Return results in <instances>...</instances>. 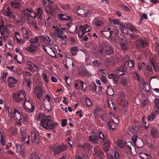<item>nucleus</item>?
Wrapping results in <instances>:
<instances>
[{
	"mask_svg": "<svg viewBox=\"0 0 159 159\" xmlns=\"http://www.w3.org/2000/svg\"><path fill=\"white\" fill-rule=\"evenodd\" d=\"M43 14V10L41 7L38 8L36 13L32 9L29 8H27L23 11L22 13V18L27 20L29 25H33L36 29H38V27L35 23L33 22V20L36 17L38 18H42Z\"/></svg>",
	"mask_w": 159,
	"mask_h": 159,
	"instance_id": "1",
	"label": "nucleus"
},
{
	"mask_svg": "<svg viewBox=\"0 0 159 159\" xmlns=\"http://www.w3.org/2000/svg\"><path fill=\"white\" fill-rule=\"evenodd\" d=\"M39 117H42L40 122V125L47 130H53L58 124V123L54 122L53 119L51 116L42 114L39 115Z\"/></svg>",
	"mask_w": 159,
	"mask_h": 159,
	"instance_id": "2",
	"label": "nucleus"
},
{
	"mask_svg": "<svg viewBox=\"0 0 159 159\" xmlns=\"http://www.w3.org/2000/svg\"><path fill=\"white\" fill-rule=\"evenodd\" d=\"M52 29L54 30L51 33V36L54 37L56 39L59 41H61L62 44L65 45L66 39V35H64L65 29L61 28L60 25L53 26Z\"/></svg>",
	"mask_w": 159,
	"mask_h": 159,
	"instance_id": "3",
	"label": "nucleus"
},
{
	"mask_svg": "<svg viewBox=\"0 0 159 159\" xmlns=\"http://www.w3.org/2000/svg\"><path fill=\"white\" fill-rule=\"evenodd\" d=\"M38 36H36L34 39H31L30 40V45L29 47H26L25 49L28 52L34 53L37 52L39 50L40 46V44Z\"/></svg>",
	"mask_w": 159,
	"mask_h": 159,
	"instance_id": "4",
	"label": "nucleus"
},
{
	"mask_svg": "<svg viewBox=\"0 0 159 159\" xmlns=\"http://www.w3.org/2000/svg\"><path fill=\"white\" fill-rule=\"evenodd\" d=\"M25 91L21 89L18 90L16 93H14L12 95V97L14 101L17 103H20L24 100V104L27 101L25 98Z\"/></svg>",
	"mask_w": 159,
	"mask_h": 159,
	"instance_id": "5",
	"label": "nucleus"
},
{
	"mask_svg": "<svg viewBox=\"0 0 159 159\" xmlns=\"http://www.w3.org/2000/svg\"><path fill=\"white\" fill-rule=\"evenodd\" d=\"M97 136L98 139H100V141L104 143L102 147L103 150L105 152H107L110 147V142L102 131H99L98 132Z\"/></svg>",
	"mask_w": 159,
	"mask_h": 159,
	"instance_id": "6",
	"label": "nucleus"
},
{
	"mask_svg": "<svg viewBox=\"0 0 159 159\" xmlns=\"http://www.w3.org/2000/svg\"><path fill=\"white\" fill-rule=\"evenodd\" d=\"M67 148L68 146L66 144L60 146H52L50 147L51 150L53 152L54 155L66 151L67 150Z\"/></svg>",
	"mask_w": 159,
	"mask_h": 159,
	"instance_id": "7",
	"label": "nucleus"
},
{
	"mask_svg": "<svg viewBox=\"0 0 159 159\" xmlns=\"http://www.w3.org/2000/svg\"><path fill=\"white\" fill-rule=\"evenodd\" d=\"M38 37L40 42L46 46L52 45L53 44L52 39L48 36L41 35Z\"/></svg>",
	"mask_w": 159,
	"mask_h": 159,
	"instance_id": "8",
	"label": "nucleus"
},
{
	"mask_svg": "<svg viewBox=\"0 0 159 159\" xmlns=\"http://www.w3.org/2000/svg\"><path fill=\"white\" fill-rule=\"evenodd\" d=\"M31 140L34 144L39 143V134L38 131L34 129L32 130L31 133Z\"/></svg>",
	"mask_w": 159,
	"mask_h": 159,
	"instance_id": "9",
	"label": "nucleus"
},
{
	"mask_svg": "<svg viewBox=\"0 0 159 159\" xmlns=\"http://www.w3.org/2000/svg\"><path fill=\"white\" fill-rule=\"evenodd\" d=\"M58 18L61 21H68L69 22L66 23L67 26L70 27V24L72 22V18L71 16H68L66 14L63 13L59 14L58 15Z\"/></svg>",
	"mask_w": 159,
	"mask_h": 159,
	"instance_id": "10",
	"label": "nucleus"
},
{
	"mask_svg": "<svg viewBox=\"0 0 159 159\" xmlns=\"http://www.w3.org/2000/svg\"><path fill=\"white\" fill-rule=\"evenodd\" d=\"M94 150L95 152L94 156L95 159H103L104 156L103 152L100 150L99 147L95 145Z\"/></svg>",
	"mask_w": 159,
	"mask_h": 159,
	"instance_id": "11",
	"label": "nucleus"
},
{
	"mask_svg": "<svg viewBox=\"0 0 159 159\" xmlns=\"http://www.w3.org/2000/svg\"><path fill=\"white\" fill-rule=\"evenodd\" d=\"M20 141L28 146H29L30 144V136L28 135L26 132H22Z\"/></svg>",
	"mask_w": 159,
	"mask_h": 159,
	"instance_id": "12",
	"label": "nucleus"
},
{
	"mask_svg": "<svg viewBox=\"0 0 159 159\" xmlns=\"http://www.w3.org/2000/svg\"><path fill=\"white\" fill-rule=\"evenodd\" d=\"M13 110L14 111L13 113V118L15 120H16V122L18 125H21V113L20 112L19 110L18 109L14 108Z\"/></svg>",
	"mask_w": 159,
	"mask_h": 159,
	"instance_id": "13",
	"label": "nucleus"
},
{
	"mask_svg": "<svg viewBox=\"0 0 159 159\" xmlns=\"http://www.w3.org/2000/svg\"><path fill=\"white\" fill-rule=\"evenodd\" d=\"M113 48L110 46L103 45L100 50V52L102 53L104 52L107 55H110L113 53Z\"/></svg>",
	"mask_w": 159,
	"mask_h": 159,
	"instance_id": "14",
	"label": "nucleus"
},
{
	"mask_svg": "<svg viewBox=\"0 0 159 159\" xmlns=\"http://www.w3.org/2000/svg\"><path fill=\"white\" fill-rule=\"evenodd\" d=\"M16 150L17 152H19L20 154L23 157H24L26 154L25 152V147L24 144H21L20 145L16 143Z\"/></svg>",
	"mask_w": 159,
	"mask_h": 159,
	"instance_id": "15",
	"label": "nucleus"
},
{
	"mask_svg": "<svg viewBox=\"0 0 159 159\" xmlns=\"http://www.w3.org/2000/svg\"><path fill=\"white\" fill-rule=\"evenodd\" d=\"M136 47L139 49H142L147 46L148 43L146 40L144 39H139L136 42Z\"/></svg>",
	"mask_w": 159,
	"mask_h": 159,
	"instance_id": "16",
	"label": "nucleus"
},
{
	"mask_svg": "<svg viewBox=\"0 0 159 159\" xmlns=\"http://www.w3.org/2000/svg\"><path fill=\"white\" fill-rule=\"evenodd\" d=\"M89 27V25L87 24L84 25H80L79 27V30L78 32L79 37H82L86 32H89V30H87V28Z\"/></svg>",
	"mask_w": 159,
	"mask_h": 159,
	"instance_id": "17",
	"label": "nucleus"
},
{
	"mask_svg": "<svg viewBox=\"0 0 159 159\" xmlns=\"http://www.w3.org/2000/svg\"><path fill=\"white\" fill-rule=\"evenodd\" d=\"M34 92L38 99H39L42 97L43 90L41 86H36L35 88Z\"/></svg>",
	"mask_w": 159,
	"mask_h": 159,
	"instance_id": "18",
	"label": "nucleus"
},
{
	"mask_svg": "<svg viewBox=\"0 0 159 159\" xmlns=\"http://www.w3.org/2000/svg\"><path fill=\"white\" fill-rule=\"evenodd\" d=\"M23 38L25 39H28L29 38V30L25 28H22L20 29Z\"/></svg>",
	"mask_w": 159,
	"mask_h": 159,
	"instance_id": "19",
	"label": "nucleus"
},
{
	"mask_svg": "<svg viewBox=\"0 0 159 159\" xmlns=\"http://www.w3.org/2000/svg\"><path fill=\"white\" fill-rule=\"evenodd\" d=\"M120 155L119 153L116 151L112 152L107 156L108 159H120Z\"/></svg>",
	"mask_w": 159,
	"mask_h": 159,
	"instance_id": "20",
	"label": "nucleus"
},
{
	"mask_svg": "<svg viewBox=\"0 0 159 159\" xmlns=\"http://www.w3.org/2000/svg\"><path fill=\"white\" fill-rule=\"evenodd\" d=\"M158 114L159 112L157 111L152 112L148 116L147 120L149 121H152Z\"/></svg>",
	"mask_w": 159,
	"mask_h": 159,
	"instance_id": "21",
	"label": "nucleus"
},
{
	"mask_svg": "<svg viewBox=\"0 0 159 159\" xmlns=\"http://www.w3.org/2000/svg\"><path fill=\"white\" fill-rule=\"evenodd\" d=\"M150 63L153 67L154 71L155 72L159 71V67L157 65L156 60L154 58H152L150 60Z\"/></svg>",
	"mask_w": 159,
	"mask_h": 159,
	"instance_id": "22",
	"label": "nucleus"
},
{
	"mask_svg": "<svg viewBox=\"0 0 159 159\" xmlns=\"http://www.w3.org/2000/svg\"><path fill=\"white\" fill-rule=\"evenodd\" d=\"M151 133L152 136L154 139H157L159 136L158 129L156 127H152L151 129Z\"/></svg>",
	"mask_w": 159,
	"mask_h": 159,
	"instance_id": "23",
	"label": "nucleus"
},
{
	"mask_svg": "<svg viewBox=\"0 0 159 159\" xmlns=\"http://www.w3.org/2000/svg\"><path fill=\"white\" fill-rule=\"evenodd\" d=\"M104 24L103 22L100 19L95 18L92 23V25H94L96 27H100L102 26Z\"/></svg>",
	"mask_w": 159,
	"mask_h": 159,
	"instance_id": "24",
	"label": "nucleus"
},
{
	"mask_svg": "<svg viewBox=\"0 0 159 159\" xmlns=\"http://www.w3.org/2000/svg\"><path fill=\"white\" fill-rule=\"evenodd\" d=\"M8 84L10 87H13L17 82L16 79L13 77H9L8 79Z\"/></svg>",
	"mask_w": 159,
	"mask_h": 159,
	"instance_id": "25",
	"label": "nucleus"
},
{
	"mask_svg": "<svg viewBox=\"0 0 159 159\" xmlns=\"http://www.w3.org/2000/svg\"><path fill=\"white\" fill-rule=\"evenodd\" d=\"M126 66L125 65H124L118 68L117 74L120 75H124L125 74V71L126 70Z\"/></svg>",
	"mask_w": 159,
	"mask_h": 159,
	"instance_id": "26",
	"label": "nucleus"
},
{
	"mask_svg": "<svg viewBox=\"0 0 159 159\" xmlns=\"http://www.w3.org/2000/svg\"><path fill=\"white\" fill-rule=\"evenodd\" d=\"M45 12L47 14H51V15H55L56 14V10L55 8H53L50 6L47 9H45Z\"/></svg>",
	"mask_w": 159,
	"mask_h": 159,
	"instance_id": "27",
	"label": "nucleus"
},
{
	"mask_svg": "<svg viewBox=\"0 0 159 159\" xmlns=\"http://www.w3.org/2000/svg\"><path fill=\"white\" fill-rule=\"evenodd\" d=\"M42 3L43 7L44 8V9L47 8L46 7H48V8L50 6H51L50 5L52 3V2L50 0H43Z\"/></svg>",
	"mask_w": 159,
	"mask_h": 159,
	"instance_id": "28",
	"label": "nucleus"
},
{
	"mask_svg": "<svg viewBox=\"0 0 159 159\" xmlns=\"http://www.w3.org/2000/svg\"><path fill=\"white\" fill-rule=\"evenodd\" d=\"M38 22L37 23L35 21H34V20H33V22L34 23H35V24L37 25V26L38 27V29H36L33 25H29L30 26H33V28H34L36 30H39V29L40 28V25L42 24V18H38Z\"/></svg>",
	"mask_w": 159,
	"mask_h": 159,
	"instance_id": "29",
	"label": "nucleus"
},
{
	"mask_svg": "<svg viewBox=\"0 0 159 159\" xmlns=\"http://www.w3.org/2000/svg\"><path fill=\"white\" fill-rule=\"evenodd\" d=\"M89 140L92 142L96 144L97 143L98 137L97 136H96L95 135L90 136L89 137Z\"/></svg>",
	"mask_w": 159,
	"mask_h": 159,
	"instance_id": "30",
	"label": "nucleus"
},
{
	"mask_svg": "<svg viewBox=\"0 0 159 159\" xmlns=\"http://www.w3.org/2000/svg\"><path fill=\"white\" fill-rule=\"evenodd\" d=\"M138 136L135 134L132 137V141L134 143V144H132V146H134V148H135V147H136L137 148H141V147H138L137 146L135 143L137 141V138H138ZM131 145L132 144L130 143Z\"/></svg>",
	"mask_w": 159,
	"mask_h": 159,
	"instance_id": "31",
	"label": "nucleus"
},
{
	"mask_svg": "<svg viewBox=\"0 0 159 159\" xmlns=\"http://www.w3.org/2000/svg\"><path fill=\"white\" fill-rule=\"evenodd\" d=\"M109 126V129L110 130H113L115 129V123L113 120L109 121L107 124Z\"/></svg>",
	"mask_w": 159,
	"mask_h": 159,
	"instance_id": "32",
	"label": "nucleus"
},
{
	"mask_svg": "<svg viewBox=\"0 0 159 159\" xmlns=\"http://www.w3.org/2000/svg\"><path fill=\"white\" fill-rule=\"evenodd\" d=\"M90 73L86 69H82L80 70L79 71V74L82 76H85L87 75H89V73Z\"/></svg>",
	"mask_w": 159,
	"mask_h": 159,
	"instance_id": "33",
	"label": "nucleus"
},
{
	"mask_svg": "<svg viewBox=\"0 0 159 159\" xmlns=\"http://www.w3.org/2000/svg\"><path fill=\"white\" fill-rule=\"evenodd\" d=\"M90 90L93 92H97V86L95 83H92L89 85Z\"/></svg>",
	"mask_w": 159,
	"mask_h": 159,
	"instance_id": "34",
	"label": "nucleus"
},
{
	"mask_svg": "<svg viewBox=\"0 0 159 159\" xmlns=\"http://www.w3.org/2000/svg\"><path fill=\"white\" fill-rule=\"evenodd\" d=\"M79 50V48L76 47H73L71 48L70 51L73 56H75L77 54L76 52Z\"/></svg>",
	"mask_w": 159,
	"mask_h": 159,
	"instance_id": "35",
	"label": "nucleus"
},
{
	"mask_svg": "<svg viewBox=\"0 0 159 159\" xmlns=\"http://www.w3.org/2000/svg\"><path fill=\"white\" fill-rule=\"evenodd\" d=\"M24 108L29 113H32L34 111V110L35 108V107L34 106L31 104V107L30 108H29L25 106V107H24Z\"/></svg>",
	"mask_w": 159,
	"mask_h": 159,
	"instance_id": "36",
	"label": "nucleus"
},
{
	"mask_svg": "<svg viewBox=\"0 0 159 159\" xmlns=\"http://www.w3.org/2000/svg\"><path fill=\"white\" fill-rule=\"evenodd\" d=\"M101 61L97 60H95L92 62V65L95 67H99L101 65Z\"/></svg>",
	"mask_w": 159,
	"mask_h": 159,
	"instance_id": "37",
	"label": "nucleus"
},
{
	"mask_svg": "<svg viewBox=\"0 0 159 159\" xmlns=\"http://www.w3.org/2000/svg\"><path fill=\"white\" fill-rule=\"evenodd\" d=\"M29 70L32 72H38L39 70V68L38 67L37 65L34 64V66H32L30 67Z\"/></svg>",
	"mask_w": 159,
	"mask_h": 159,
	"instance_id": "38",
	"label": "nucleus"
},
{
	"mask_svg": "<svg viewBox=\"0 0 159 159\" xmlns=\"http://www.w3.org/2000/svg\"><path fill=\"white\" fill-rule=\"evenodd\" d=\"M126 143L125 141L122 140H120L117 143V146L121 148H125V147H126Z\"/></svg>",
	"mask_w": 159,
	"mask_h": 159,
	"instance_id": "39",
	"label": "nucleus"
},
{
	"mask_svg": "<svg viewBox=\"0 0 159 159\" xmlns=\"http://www.w3.org/2000/svg\"><path fill=\"white\" fill-rule=\"evenodd\" d=\"M84 10L81 8H80V7H78L77 8V11L76 13L79 16L82 17V16H83L84 13Z\"/></svg>",
	"mask_w": 159,
	"mask_h": 159,
	"instance_id": "40",
	"label": "nucleus"
},
{
	"mask_svg": "<svg viewBox=\"0 0 159 159\" xmlns=\"http://www.w3.org/2000/svg\"><path fill=\"white\" fill-rule=\"evenodd\" d=\"M10 4L12 7L14 8L17 9L19 8L20 3L17 2H14L12 1H11Z\"/></svg>",
	"mask_w": 159,
	"mask_h": 159,
	"instance_id": "41",
	"label": "nucleus"
},
{
	"mask_svg": "<svg viewBox=\"0 0 159 159\" xmlns=\"http://www.w3.org/2000/svg\"><path fill=\"white\" fill-rule=\"evenodd\" d=\"M127 66H128L129 68L133 67L134 65V62L133 60H131L130 59L126 63Z\"/></svg>",
	"mask_w": 159,
	"mask_h": 159,
	"instance_id": "42",
	"label": "nucleus"
},
{
	"mask_svg": "<svg viewBox=\"0 0 159 159\" xmlns=\"http://www.w3.org/2000/svg\"><path fill=\"white\" fill-rule=\"evenodd\" d=\"M82 148L85 150H89L92 149V147L89 144L85 143L83 145Z\"/></svg>",
	"mask_w": 159,
	"mask_h": 159,
	"instance_id": "43",
	"label": "nucleus"
},
{
	"mask_svg": "<svg viewBox=\"0 0 159 159\" xmlns=\"http://www.w3.org/2000/svg\"><path fill=\"white\" fill-rule=\"evenodd\" d=\"M130 58V57L127 55H125L122 59V61L124 62V65H126V63L129 60V58Z\"/></svg>",
	"mask_w": 159,
	"mask_h": 159,
	"instance_id": "44",
	"label": "nucleus"
},
{
	"mask_svg": "<svg viewBox=\"0 0 159 159\" xmlns=\"http://www.w3.org/2000/svg\"><path fill=\"white\" fill-rule=\"evenodd\" d=\"M145 65L144 62H142V63H138L137 65V68L139 70H143V68Z\"/></svg>",
	"mask_w": 159,
	"mask_h": 159,
	"instance_id": "45",
	"label": "nucleus"
},
{
	"mask_svg": "<svg viewBox=\"0 0 159 159\" xmlns=\"http://www.w3.org/2000/svg\"><path fill=\"white\" fill-rule=\"evenodd\" d=\"M3 15L6 16L8 19H11L12 18V14L9 11H7L4 13Z\"/></svg>",
	"mask_w": 159,
	"mask_h": 159,
	"instance_id": "46",
	"label": "nucleus"
},
{
	"mask_svg": "<svg viewBox=\"0 0 159 159\" xmlns=\"http://www.w3.org/2000/svg\"><path fill=\"white\" fill-rule=\"evenodd\" d=\"M31 80L30 79H25V84L28 87L31 86Z\"/></svg>",
	"mask_w": 159,
	"mask_h": 159,
	"instance_id": "47",
	"label": "nucleus"
},
{
	"mask_svg": "<svg viewBox=\"0 0 159 159\" xmlns=\"http://www.w3.org/2000/svg\"><path fill=\"white\" fill-rule=\"evenodd\" d=\"M30 159H43L41 157H39L37 155L32 153L30 155Z\"/></svg>",
	"mask_w": 159,
	"mask_h": 159,
	"instance_id": "48",
	"label": "nucleus"
},
{
	"mask_svg": "<svg viewBox=\"0 0 159 159\" xmlns=\"http://www.w3.org/2000/svg\"><path fill=\"white\" fill-rule=\"evenodd\" d=\"M86 99L87 106L89 107L92 106L93 104L90 98L88 97H86Z\"/></svg>",
	"mask_w": 159,
	"mask_h": 159,
	"instance_id": "49",
	"label": "nucleus"
},
{
	"mask_svg": "<svg viewBox=\"0 0 159 159\" xmlns=\"http://www.w3.org/2000/svg\"><path fill=\"white\" fill-rule=\"evenodd\" d=\"M111 22L113 23V24L115 25H120V24L121 23L118 19H113L111 20Z\"/></svg>",
	"mask_w": 159,
	"mask_h": 159,
	"instance_id": "50",
	"label": "nucleus"
},
{
	"mask_svg": "<svg viewBox=\"0 0 159 159\" xmlns=\"http://www.w3.org/2000/svg\"><path fill=\"white\" fill-rule=\"evenodd\" d=\"M91 11L90 10H87L86 11H84V13L83 16H82V17H87L89 15H91Z\"/></svg>",
	"mask_w": 159,
	"mask_h": 159,
	"instance_id": "51",
	"label": "nucleus"
},
{
	"mask_svg": "<svg viewBox=\"0 0 159 159\" xmlns=\"http://www.w3.org/2000/svg\"><path fill=\"white\" fill-rule=\"evenodd\" d=\"M42 75V77L43 79L47 83H48V76L47 75V74L46 73H43Z\"/></svg>",
	"mask_w": 159,
	"mask_h": 159,
	"instance_id": "52",
	"label": "nucleus"
},
{
	"mask_svg": "<svg viewBox=\"0 0 159 159\" xmlns=\"http://www.w3.org/2000/svg\"><path fill=\"white\" fill-rule=\"evenodd\" d=\"M129 29L132 32H137V30L135 26L133 25H130L129 27Z\"/></svg>",
	"mask_w": 159,
	"mask_h": 159,
	"instance_id": "53",
	"label": "nucleus"
},
{
	"mask_svg": "<svg viewBox=\"0 0 159 159\" xmlns=\"http://www.w3.org/2000/svg\"><path fill=\"white\" fill-rule=\"evenodd\" d=\"M23 120L26 122H28L29 121V118L28 116L26 114H24L23 116Z\"/></svg>",
	"mask_w": 159,
	"mask_h": 159,
	"instance_id": "54",
	"label": "nucleus"
},
{
	"mask_svg": "<svg viewBox=\"0 0 159 159\" xmlns=\"http://www.w3.org/2000/svg\"><path fill=\"white\" fill-rule=\"evenodd\" d=\"M121 49L124 50H126L127 49V45L124 43H121L120 46Z\"/></svg>",
	"mask_w": 159,
	"mask_h": 159,
	"instance_id": "55",
	"label": "nucleus"
},
{
	"mask_svg": "<svg viewBox=\"0 0 159 159\" xmlns=\"http://www.w3.org/2000/svg\"><path fill=\"white\" fill-rule=\"evenodd\" d=\"M129 36L130 37V38L131 39L133 40H134L137 39L138 37L139 36V35H138L136 34H130Z\"/></svg>",
	"mask_w": 159,
	"mask_h": 159,
	"instance_id": "56",
	"label": "nucleus"
},
{
	"mask_svg": "<svg viewBox=\"0 0 159 159\" xmlns=\"http://www.w3.org/2000/svg\"><path fill=\"white\" fill-rule=\"evenodd\" d=\"M67 143L70 146V148H72L73 147V141H72L70 138H69L67 139Z\"/></svg>",
	"mask_w": 159,
	"mask_h": 159,
	"instance_id": "57",
	"label": "nucleus"
},
{
	"mask_svg": "<svg viewBox=\"0 0 159 159\" xmlns=\"http://www.w3.org/2000/svg\"><path fill=\"white\" fill-rule=\"evenodd\" d=\"M119 76L117 75L116 77H115L114 79H113V83L114 84H117L118 83V80L119 79Z\"/></svg>",
	"mask_w": 159,
	"mask_h": 159,
	"instance_id": "58",
	"label": "nucleus"
},
{
	"mask_svg": "<svg viewBox=\"0 0 159 159\" xmlns=\"http://www.w3.org/2000/svg\"><path fill=\"white\" fill-rule=\"evenodd\" d=\"M121 84L122 86H125L126 84V80L125 79L123 78L121 79Z\"/></svg>",
	"mask_w": 159,
	"mask_h": 159,
	"instance_id": "59",
	"label": "nucleus"
},
{
	"mask_svg": "<svg viewBox=\"0 0 159 159\" xmlns=\"http://www.w3.org/2000/svg\"><path fill=\"white\" fill-rule=\"evenodd\" d=\"M27 66H28L27 68L29 69L31 66H34V64L31 61H28L27 62Z\"/></svg>",
	"mask_w": 159,
	"mask_h": 159,
	"instance_id": "60",
	"label": "nucleus"
},
{
	"mask_svg": "<svg viewBox=\"0 0 159 159\" xmlns=\"http://www.w3.org/2000/svg\"><path fill=\"white\" fill-rule=\"evenodd\" d=\"M27 66H28L27 68L29 69L31 66H34V64L31 61H28L27 62Z\"/></svg>",
	"mask_w": 159,
	"mask_h": 159,
	"instance_id": "61",
	"label": "nucleus"
},
{
	"mask_svg": "<svg viewBox=\"0 0 159 159\" xmlns=\"http://www.w3.org/2000/svg\"><path fill=\"white\" fill-rule=\"evenodd\" d=\"M128 105V102L126 100L124 102L123 104L122 108L123 109H125L126 108H127Z\"/></svg>",
	"mask_w": 159,
	"mask_h": 159,
	"instance_id": "62",
	"label": "nucleus"
},
{
	"mask_svg": "<svg viewBox=\"0 0 159 159\" xmlns=\"http://www.w3.org/2000/svg\"><path fill=\"white\" fill-rule=\"evenodd\" d=\"M125 148H126L130 153L132 154L131 147L129 145L126 144V147H125Z\"/></svg>",
	"mask_w": 159,
	"mask_h": 159,
	"instance_id": "63",
	"label": "nucleus"
},
{
	"mask_svg": "<svg viewBox=\"0 0 159 159\" xmlns=\"http://www.w3.org/2000/svg\"><path fill=\"white\" fill-rule=\"evenodd\" d=\"M67 120L66 119H62L61 120V125L62 127H64L66 125Z\"/></svg>",
	"mask_w": 159,
	"mask_h": 159,
	"instance_id": "64",
	"label": "nucleus"
}]
</instances>
